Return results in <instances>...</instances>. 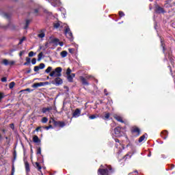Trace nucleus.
Returning <instances> with one entry per match:
<instances>
[{
  "mask_svg": "<svg viewBox=\"0 0 175 175\" xmlns=\"http://www.w3.org/2000/svg\"><path fill=\"white\" fill-rule=\"evenodd\" d=\"M147 136V133H145L142 136H141L138 140L139 143H142V142H144V140L146 139Z\"/></svg>",
  "mask_w": 175,
  "mask_h": 175,
  "instance_id": "obj_20",
  "label": "nucleus"
},
{
  "mask_svg": "<svg viewBox=\"0 0 175 175\" xmlns=\"http://www.w3.org/2000/svg\"><path fill=\"white\" fill-rule=\"evenodd\" d=\"M36 166L38 167V170H39V172H40V170H42V166H40V164H39V163H36Z\"/></svg>",
  "mask_w": 175,
  "mask_h": 175,
  "instance_id": "obj_35",
  "label": "nucleus"
},
{
  "mask_svg": "<svg viewBox=\"0 0 175 175\" xmlns=\"http://www.w3.org/2000/svg\"><path fill=\"white\" fill-rule=\"evenodd\" d=\"M167 135H168V133L167 131H163L162 133H161V137H163V139H167Z\"/></svg>",
  "mask_w": 175,
  "mask_h": 175,
  "instance_id": "obj_14",
  "label": "nucleus"
},
{
  "mask_svg": "<svg viewBox=\"0 0 175 175\" xmlns=\"http://www.w3.org/2000/svg\"><path fill=\"white\" fill-rule=\"evenodd\" d=\"M48 46H49V42H46L45 44V48H42V50L44 51L46 49H47Z\"/></svg>",
  "mask_w": 175,
  "mask_h": 175,
  "instance_id": "obj_50",
  "label": "nucleus"
},
{
  "mask_svg": "<svg viewBox=\"0 0 175 175\" xmlns=\"http://www.w3.org/2000/svg\"><path fill=\"white\" fill-rule=\"evenodd\" d=\"M119 16L120 17H124V16H125V14L122 11H120Z\"/></svg>",
  "mask_w": 175,
  "mask_h": 175,
  "instance_id": "obj_40",
  "label": "nucleus"
},
{
  "mask_svg": "<svg viewBox=\"0 0 175 175\" xmlns=\"http://www.w3.org/2000/svg\"><path fill=\"white\" fill-rule=\"evenodd\" d=\"M161 46L163 47V53H165V45H163V42L162 41V40H161Z\"/></svg>",
  "mask_w": 175,
  "mask_h": 175,
  "instance_id": "obj_46",
  "label": "nucleus"
},
{
  "mask_svg": "<svg viewBox=\"0 0 175 175\" xmlns=\"http://www.w3.org/2000/svg\"><path fill=\"white\" fill-rule=\"evenodd\" d=\"M30 23H31V20H29V19L26 20V23H25V25L24 27V29H27V28H28V27L29 26Z\"/></svg>",
  "mask_w": 175,
  "mask_h": 175,
  "instance_id": "obj_24",
  "label": "nucleus"
},
{
  "mask_svg": "<svg viewBox=\"0 0 175 175\" xmlns=\"http://www.w3.org/2000/svg\"><path fill=\"white\" fill-rule=\"evenodd\" d=\"M33 143H40V139L38 135H34L33 137Z\"/></svg>",
  "mask_w": 175,
  "mask_h": 175,
  "instance_id": "obj_18",
  "label": "nucleus"
},
{
  "mask_svg": "<svg viewBox=\"0 0 175 175\" xmlns=\"http://www.w3.org/2000/svg\"><path fill=\"white\" fill-rule=\"evenodd\" d=\"M31 64H32V65H36V58H33L32 59Z\"/></svg>",
  "mask_w": 175,
  "mask_h": 175,
  "instance_id": "obj_41",
  "label": "nucleus"
},
{
  "mask_svg": "<svg viewBox=\"0 0 175 175\" xmlns=\"http://www.w3.org/2000/svg\"><path fill=\"white\" fill-rule=\"evenodd\" d=\"M16 62L13 61V60H11V61H9L6 59H4L3 61H2V64L3 65H5V66H12V65L14 64H15Z\"/></svg>",
  "mask_w": 175,
  "mask_h": 175,
  "instance_id": "obj_5",
  "label": "nucleus"
},
{
  "mask_svg": "<svg viewBox=\"0 0 175 175\" xmlns=\"http://www.w3.org/2000/svg\"><path fill=\"white\" fill-rule=\"evenodd\" d=\"M132 132L133 133H137V136H139V135H140V129H139V128H135Z\"/></svg>",
  "mask_w": 175,
  "mask_h": 175,
  "instance_id": "obj_21",
  "label": "nucleus"
},
{
  "mask_svg": "<svg viewBox=\"0 0 175 175\" xmlns=\"http://www.w3.org/2000/svg\"><path fill=\"white\" fill-rule=\"evenodd\" d=\"M58 42H59V40L57 38H54L52 40V43H54V44H55L56 46H58Z\"/></svg>",
  "mask_w": 175,
  "mask_h": 175,
  "instance_id": "obj_31",
  "label": "nucleus"
},
{
  "mask_svg": "<svg viewBox=\"0 0 175 175\" xmlns=\"http://www.w3.org/2000/svg\"><path fill=\"white\" fill-rule=\"evenodd\" d=\"M156 13H165V10L163 8H161L160 6H157L155 10Z\"/></svg>",
  "mask_w": 175,
  "mask_h": 175,
  "instance_id": "obj_13",
  "label": "nucleus"
},
{
  "mask_svg": "<svg viewBox=\"0 0 175 175\" xmlns=\"http://www.w3.org/2000/svg\"><path fill=\"white\" fill-rule=\"evenodd\" d=\"M62 58H65L68 55V52L66 51H63L60 53Z\"/></svg>",
  "mask_w": 175,
  "mask_h": 175,
  "instance_id": "obj_23",
  "label": "nucleus"
},
{
  "mask_svg": "<svg viewBox=\"0 0 175 175\" xmlns=\"http://www.w3.org/2000/svg\"><path fill=\"white\" fill-rule=\"evenodd\" d=\"M39 12H40V6H38V8L33 10L32 13H33L35 16H38V13H39Z\"/></svg>",
  "mask_w": 175,
  "mask_h": 175,
  "instance_id": "obj_17",
  "label": "nucleus"
},
{
  "mask_svg": "<svg viewBox=\"0 0 175 175\" xmlns=\"http://www.w3.org/2000/svg\"><path fill=\"white\" fill-rule=\"evenodd\" d=\"M98 117H99V116L96 115V114H93L91 115L90 116H89L90 120H95V118H98Z\"/></svg>",
  "mask_w": 175,
  "mask_h": 175,
  "instance_id": "obj_27",
  "label": "nucleus"
},
{
  "mask_svg": "<svg viewBox=\"0 0 175 175\" xmlns=\"http://www.w3.org/2000/svg\"><path fill=\"white\" fill-rule=\"evenodd\" d=\"M54 125H55V126H59L60 128H64V126H65V122H57V121H54Z\"/></svg>",
  "mask_w": 175,
  "mask_h": 175,
  "instance_id": "obj_11",
  "label": "nucleus"
},
{
  "mask_svg": "<svg viewBox=\"0 0 175 175\" xmlns=\"http://www.w3.org/2000/svg\"><path fill=\"white\" fill-rule=\"evenodd\" d=\"M14 85H16V83L14 82H11L9 85V88L12 90V88H14Z\"/></svg>",
  "mask_w": 175,
  "mask_h": 175,
  "instance_id": "obj_34",
  "label": "nucleus"
},
{
  "mask_svg": "<svg viewBox=\"0 0 175 175\" xmlns=\"http://www.w3.org/2000/svg\"><path fill=\"white\" fill-rule=\"evenodd\" d=\"M17 157V152H16V150L14 151V159L15 160Z\"/></svg>",
  "mask_w": 175,
  "mask_h": 175,
  "instance_id": "obj_49",
  "label": "nucleus"
},
{
  "mask_svg": "<svg viewBox=\"0 0 175 175\" xmlns=\"http://www.w3.org/2000/svg\"><path fill=\"white\" fill-rule=\"evenodd\" d=\"M1 81H2L3 83H6V82L8 81V79H6V77H3V78L1 79Z\"/></svg>",
  "mask_w": 175,
  "mask_h": 175,
  "instance_id": "obj_47",
  "label": "nucleus"
},
{
  "mask_svg": "<svg viewBox=\"0 0 175 175\" xmlns=\"http://www.w3.org/2000/svg\"><path fill=\"white\" fill-rule=\"evenodd\" d=\"M169 59L170 60L171 64H173V59H172V57H170V56L168 57Z\"/></svg>",
  "mask_w": 175,
  "mask_h": 175,
  "instance_id": "obj_57",
  "label": "nucleus"
},
{
  "mask_svg": "<svg viewBox=\"0 0 175 175\" xmlns=\"http://www.w3.org/2000/svg\"><path fill=\"white\" fill-rule=\"evenodd\" d=\"M64 81H62V79L59 78V77H57L55 79V85H61Z\"/></svg>",
  "mask_w": 175,
  "mask_h": 175,
  "instance_id": "obj_9",
  "label": "nucleus"
},
{
  "mask_svg": "<svg viewBox=\"0 0 175 175\" xmlns=\"http://www.w3.org/2000/svg\"><path fill=\"white\" fill-rule=\"evenodd\" d=\"M40 129V127H38L37 129H36V131H36V132H39V129ZM35 131H34V132H35Z\"/></svg>",
  "mask_w": 175,
  "mask_h": 175,
  "instance_id": "obj_64",
  "label": "nucleus"
},
{
  "mask_svg": "<svg viewBox=\"0 0 175 175\" xmlns=\"http://www.w3.org/2000/svg\"><path fill=\"white\" fill-rule=\"evenodd\" d=\"M25 40V37H23L22 39L20 40L18 44H22L23 42Z\"/></svg>",
  "mask_w": 175,
  "mask_h": 175,
  "instance_id": "obj_42",
  "label": "nucleus"
},
{
  "mask_svg": "<svg viewBox=\"0 0 175 175\" xmlns=\"http://www.w3.org/2000/svg\"><path fill=\"white\" fill-rule=\"evenodd\" d=\"M65 34L68 39H70V40H73V34L72 33V31H70V28H69V27H67L66 28Z\"/></svg>",
  "mask_w": 175,
  "mask_h": 175,
  "instance_id": "obj_4",
  "label": "nucleus"
},
{
  "mask_svg": "<svg viewBox=\"0 0 175 175\" xmlns=\"http://www.w3.org/2000/svg\"><path fill=\"white\" fill-rule=\"evenodd\" d=\"M57 44H59V46H60V47H62V46H64V42H59Z\"/></svg>",
  "mask_w": 175,
  "mask_h": 175,
  "instance_id": "obj_54",
  "label": "nucleus"
},
{
  "mask_svg": "<svg viewBox=\"0 0 175 175\" xmlns=\"http://www.w3.org/2000/svg\"><path fill=\"white\" fill-rule=\"evenodd\" d=\"M68 51H69V53H70L71 54H72L73 51H75V49H68Z\"/></svg>",
  "mask_w": 175,
  "mask_h": 175,
  "instance_id": "obj_53",
  "label": "nucleus"
},
{
  "mask_svg": "<svg viewBox=\"0 0 175 175\" xmlns=\"http://www.w3.org/2000/svg\"><path fill=\"white\" fill-rule=\"evenodd\" d=\"M121 129L122 128L120 126L114 129V134L116 137H121L124 135V132Z\"/></svg>",
  "mask_w": 175,
  "mask_h": 175,
  "instance_id": "obj_3",
  "label": "nucleus"
},
{
  "mask_svg": "<svg viewBox=\"0 0 175 175\" xmlns=\"http://www.w3.org/2000/svg\"><path fill=\"white\" fill-rule=\"evenodd\" d=\"M114 118H115V120H117L119 122L124 123V120H122V117H121L118 115H115Z\"/></svg>",
  "mask_w": 175,
  "mask_h": 175,
  "instance_id": "obj_15",
  "label": "nucleus"
},
{
  "mask_svg": "<svg viewBox=\"0 0 175 175\" xmlns=\"http://www.w3.org/2000/svg\"><path fill=\"white\" fill-rule=\"evenodd\" d=\"M47 121H49V119L46 117H44L42 119V124H46V122H47Z\"/></svg>",
  "mask_w": 175,
  "mask_h": 175,
  "instance_id": "obj_37",
  "label": "nucleus"
},
{
  "mask_svg": "<svg viewBox=\"0 0 175 175\" xmlns=\"http://www.w3.org/2000/svg\"><path fill=\"white\" fill-rule=\"evenodd\" d=\"M76 77V74L72 73L71 75H67V80L69 83H73V79Z\"/></svg>",
  "mask_w": 175,
  "mask_h": 175,
  "instance_id": "obj_8",
  "label": "nucleus"
},
{
  "mask_svg": "<svg viewBox=\"0 0 175 175\" xmlns=\"http://www.w3.org/2000/svg\"><path fill=\"white\" fill-rule=\"evenodd\" d=\"M52 6H61V1L59 0H48Z\"/></svg>",
  "mask_w": 175,
  "mask_h": 175,
  "instance_id": "obj_6",
  "label": "nucleus"
},
{
  "mask_svg": "<svg viewBox=\"0 0 175 175\" xmlns=\"http://www.w3.org/2000/svg\"><path fill=\"white\" fill-rule=\"evenodd\" d=\"M5 143H6V144H8V146H10V139H7L5 141Z\"/></svg>",
  "mask_w": 175,
  "mask_h": 175,
  "instance_id": "obj_52",
  "label": "nucleus"
},
{
  "mask_svg": "<svg viewBox=\"0 0 175 175\" xmlns=\"http://www.w3.org/2000/svg\"><path fill=\"white\" fill-rule=\"evenodd\" d=\"M11 25H12V23H9L8 26L5 27L4 28H10Z\"/></svg>",
  "mask_w": 175,
  "mask_h": 175,
  "instance_id": "obj_58",
  "label": "nucleus"
},
{
  "mask_svg": "<svg viewBox=\"0 0 175 175\" xmlns=\"http://www.w3.org/2000/svg\"><path fill=\"white\" fill-rule=\"evenodd\" d=\"M50 110H53V107H46V108H42V112L44 114L45 113H47V111H50Z\"/></svg>",
  "mask_w": 175,
  "mask_h": 175,
  "instance_id": "obj_19",
  "label": "nucleus"
},
{
  "mask_svg": "<svg viewBox=\"0 0 175 175\" xmlns=\"http://www.w3.org/2000/svg\"><path fill=\"white\" fill-rule=\"evenodd\" d=\"M10 128H12V129H14V124H10Z\"/></svg>",
  "mask_w": 175,
  "mask_h": 175,
  "instance_id": "obj_61",
  "label": "nucleus"
},
{
  "mask_svg": "<svg viewBox=\"0 0 175 175\" xmlns=\"http://www.w3.org/2000/svg\"><path fill=\"white\" fill-rule=\"evenodd\" d=\"M3 16L5 17L6 18H9V14H8L7 13H4L3 14Z\"/></svg>",
  "mask_w": 175,
  "mask_h": 175,
  "instance_id": "obj_51",
  "label": "nucleus"
},
{
  "mask_svg": "<svg viewBox=\"0 0 175 175\" xmlns=\"http://www.w3.org/2000/svg\"><path fill=\"white\" fill-rule=\"evenodd\" d=\"M3 98V94H2L1 93L0 94V102L1 100H2V98Z\"/></svg>",
  "mask_w": 175,
  "mask_h": 175,
  "instance_id": "obj_59",
  "label": "nucleus"
},
{
  "mask_svg": "<svg viewBox=\"0 0 175 175\" xmlns=\"http://www.w3.org/2000/svg\"><path fill=\"white\" fill-rule=\"evenodd\" d=\"M104 93L107 96L109 95V93H107V90H106V89L104 90Z\"/></svg>",
  "mask_w": 175,
  "mask_h": 175,
  "instance_id": "obj_55",
  "label": "nucleus"
},
{
  "mask_svg": "<svg viewBox=\"0 0 175 175\" xmlns=\"http://www.w3.org/2000/svg\"><path fill=\"white\" fill-rule=\"evenodd\" d=\"M116 143H120V140L118 139H114Z\"/></svg>",
  "mask_w": 175,
  "mask_h": 175,
  "instance_id": "obj_62",
  "label": "nucleus"
},
{
  "mask_svg": "<svg viewBox=\"0 0 175 175\" xmlns=\"http://www.w3.org/2000/svg\"><path fill=\"white\" fill-rule=\"evenodd\" d=\"M25 165L26 173L28 174L31 171V169H29V163H28L27 161H25Z\"/></svg>",
  "mask_w": 175,
  "mask_h": 175,
  "instance_id": "obj_16",
  "label": "nucleus"
},
{
  "mask_svg": "<svg viewBox=\"0 0 175 175\" xmlns=\"http://www.w3.org/2000/svg\"><path fill=\"white\" fill-rule=\"evenodd\" d=\"M112 173H114V170H113L111 165L106 164H101L98 170V175H110Z\"/></svg>",
  "mask_w": 175,
  "mask_h": 175,
  "instance_id": "obj_1",
  "label": "nucleus"
},
{
  "mask_svg": "<svg viewBox=\"0 0 175 175\" xmlns=\"http://www.w3.org/2000/svg\"><path fill=\"white\" fill-rule=\"evenodd\" d=\"M62 68L57 67L55 69V70L52 71L49 74V76L51 77H61V76H62Z\"/></svg>",
  "mask_w": 175,
  "mask_h": 175,
  "instance_id": "obj_2",
  "label": "nucleus"
},
{
  "mask_svg": "<svg viewBox=\"0 0 175 175\" xmlns=\"http://www.w3.org/2000/svg\"><path fill=\"white\" fill-rule=\"evenodd\" d=\"M40 70L39 66H34V72H39V70Z\"/></svg>",
  "mask_w": 175,
  "mask_h": 175,
  "instance_id": "obj_39",
  "label": "nucleus"
},
{
  "mask_svg": "<svg viewBox=\"0 0 175 175\" xmlns=\"http://www.w3.org/2000/svg\"><path fill=\"white\" fill-rule=\"evenodd\" d=\"M29 64H31V58L26 57V62H25L23 65L27 66Z\"/></svg>",
  "mask_w": 175,
  "mask_h": 175,
  "instance_id": "obj_28",
  "label": "nucleus"
},
{
  "mask_svg": "<svg viewBox=\"0 0 175 175\" xmlns=\"http://www.w3.org/2000/svg\"><path fill=\"white\" fill-rule=\"evenodd\" d=\"M81 114V110H80V109H76L72 113V118H77L80 117Z\"/></svg>",
  "mask_w": 175,
  "mask_h": 175,
  "instance_id": "obj_7",
  "label": "nucleus"
},
{
  "mask_svg": "<svg viewBox=\"0 0 175 175\" xmlns=\"http://www.w3.org/2000/svg\"><path fill=\"white\" fill-rule=\"evenodd\" d=\"M38 61H41L42 59L43 58V52H41L38 54Z\"/></svg>",
  "mask_w": 175,
  "mask_h": 175,
  "instance_id": "obj_30",
  "label": "nucleus"
},
{
  "mask_svg": "<svg viewBox=\"0 0 175 175\" xmlns=\"http://www.w3.org/2000/svg\"><path fill=\"white\" fill-rule=\"evenodd\" d=\"M62 23H61V21H58V22H57L55 23H53L54 28H56V29L59 28V27H61V24Z\"/></svg>",
  "mask_w": 175,
  "mask_h": 175,
  "instance_id": "obj_22",
  "label": "nucleus"
},
{
  "mask_svg": "<svg viewBox=\"0 0 175 175\" xmlns=\"http://www.w3.org/2000/svg\"><path fill=\"white\" fill-rule=\"evenodd\" d=\"M46 84H49V82L37 83L38 87H44V85H46Z\"/></svg>",
  "mask_w": 175,
  "mask_h": 175,
  "instance_id": "obj_25",
  "label": "nucleus"
},
{
  "mask_svg": "<svg viewBox=\"0 0 175 175\" xmlns=\"http://www.w3.org/2000/svg\"><path fill=\"white\" fill-rule=\"evenodd\" d=\"M109 118H110V113H105V120H109Z\"/></svg>",
  "mask_w": 175,
  "mask_h": 175,
  "instance_id": "obj_38",
  "label": "nucleus"
},
{
  "mask_svg": "<svg viewBox=\"0 0 175 175\" xmlns=\"http://www.w3.org/2000/svg\"><path fill=\"white\" fill-rule=\"evenodd\" d=\"M33 87L34 88H38V83H34L33 85Z\"/></svg>",
  "mask_w": 175,
  "mask_h": 175,
  "instance_id": "obj_56",
  "label": "nucleus"
},
{
  "mask_svg": "<svg viewBox=\"0 0 175 175\" xmlns=\"http://www.w3.org/2000/svg\"><path fill=\"white\" fill-rule=\"evenodd\" d=\"M53 70V67L49 66L47 69L45 70V73H50Z\"/></svg>",
  "mask_w": 175,
  "mask_h": 175,
  "instance_id": "obj_32",
  "label": "nucleus"
},
{
  "mask_svg": "<svg viewBox=\"0 0 175 175\" xmlns=\"http://www.w3.org/2000/svg\"><path fill=\"white\" fill-rule=\"evenodd\" d=\"M38 68H40V69H44V68H46V65L44 63H41L38 66Z\"/></svg>",
  "mask_w": 175,
  "mask_h": 175,
  "instance_id": "obj_33",
  "label": "nucleus"
},
{
  "mask_svg": "<svg viewBox=\"0 0 175 175\" xmlns=\"http://www.w3.org/2000/svg\"><path fill=\"white\" fill-rule=\"evenodd\" d=\"M33 55H35V53H33V51L29 53V57H33Z\"/></svg>",
  "mask_w": 175,
  "mask_h": 175,
  "instance_id": "obj_43",
  "label": "nucleus"
},
{
  "mask_svg": "<svg viewBox=\"0 0 175 175\" xmlns=\"http://www.w3.org/2000/svg\"><path fill=\"white\" fill-rule=\"evenodd\" d=\"M51 128H53V126L49 125V126H45V129H46V131H49V129H51Z\"/></svg>",
  "mask_w": 175,
  "mask_h": 175,
  "instance_id": "obj_48",
  "label": "nucleus"
},
{
  "mask_svg": "<svg viewBox=\"0 0 175 175\" xmlns=\"http://www.w3.org/2000/svg\"><path fill=\"white\" fill-rule=\"evenodd\" d=\"M119 145L120 146V147H119L120 150L118 152V155H120V154H121V152H122V150H124L125 148L123 146L122 144H119Z\"/></svg>",
  "mask_w": 175,
  "mask_h": 175,
  "instance_id": "obj_26",
  "label": "nucleus"
},
{
  "mask_svg": "<svg viewBox=\"0 0 175 175\" xmlns=\"http://www.w3.org/2000/svg\"><path fill=\"white\" fill-rule=\"evenodd\" d=\"M38 36L40 38L42 39V38H44L46 36V29H42L41 30L39 33L38 34Z\"/></svg>",
  "mask_w": 175,
  "mask_h": 175,
  "instance_id": "obj_12",
  "label": "nucleus"
},
{
  "mask_svg": "<svg viewBox=\"0 0 175 175\" xmlns=\"http://www.w3.org/2000/svg\"><path fill=\"white\" fill-rule=\"evenodd\" d=\"M83 85H90V83L88 81H87V79L85 78L84 77H79Z\"/></svg>",
  "mask_w": 175,
  "mask_h": 175,
  "instance_id": "obj_10",
  "label": "nucleus"
},
{
  "mask_svg": "<svg viewBox=\"0 0 175 175\" xmlns=\"http://www.w3.org/2000/svg\"><path fill=\"white\" fill-rule=\"evenodd\" d=\"M23 53H24V51H21L20 53H19V56L22 57Z\"/></svg>",
  "mask_w": 175,
  "mask_h": 175,
  "instance_id": "obj_60",
  "label": "nucleus"
},
{
  "mask_svg": "<svg viewBox=\"0 0 175 175\" xmlns=\"http://www.w3.org/2000/svg\"><path fill=\"white\" fill-rule=\"evenodd\" d=\"M37 154H42V149L40 148H38L37 150Z\"/></svg>",
  "mask_w": 175,
  "mask_h": 175,
  "instance_id": "obj_44",
  "label": "nucleus"
},
{
  "mask_svg": "<svg viewBox=\"0 0 175 175\" xmlns=\"http://www.w3.org/2000/svg\"><path fill=\"white\" fill-rule=\"evenodd\" d=\"M26 73H27V74L31 73V68H29V69L26 72Z\"/></svg>",
  "mask_w": 175,
  "mask_h": 175,
  "instance_id": "obj_63",
  "label": "nucleus"
},
{
  "mask_svg": "<svg viewBox=\"0 0 175 175\" xmlns=\"http://www.w3.org/2000/svg\"><path fill=\"white\" fill-rule=\"evenodd\" d=\"M85 79L87 80H90V79H94V77H92V75H88L86 76Z\"/></svg>",
  "mask_w": 175,
  "mask_h": 175,
  "instance_id": "obj_45",
  "label": "nucleus"
},
{
  "mask_svg": "<svg viewBox=\"0 0 175 175\" xmlns=\"http://www.w3.org/2000/svg\"><path fill=\"white\" fill-rule=\"evenodd\" d=\"M134 152L133 153H128L127 154H126L125 157H124V159H128V157L129 158H131L132 157V155H133Z\"/></svg>",
  "mask_w": 175,
  "mask_h": 175,
  "instance_id": "obj_29",
  "label": "nucleus"
},
{
  "mask_svg": "<svg viewBox=\"0 0 175 175\" xmlns=\"http://www.w3.org/2000/svg\"><path fill=\"white\" fill-rule=\"evenodd\" d=\"M71 73H72V70H70V68H68L67 69V70H66V75H67V76H68L69 75H71Z\"/></svg>",
  "mask_w": 175,
  "mask_h": 175,
  "instance_id": "obj_36",
  "label": "nucleus"
}]
</instances>
